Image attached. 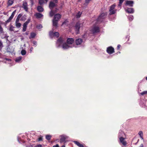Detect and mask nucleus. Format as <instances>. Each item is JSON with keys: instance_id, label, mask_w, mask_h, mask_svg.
I'll return each mask as SVG.
<instances>
[{"instance_id": "9d476101", "label": "nucleus", "mask_w": 147, "mask_h": 147, "mask_svg": "<svg viewBox=\"0 0 147 147\" xmlns=\"http://www.w3.org/2000/svg\"><path fill=\"white\" fill-rule=\"evenodd\" d=\"M57 6V5L53 1H50L49 5V7L50 9H53L54 7Z\"/></svg>"}, {"instance_id": "6e6552de", "label": "nucleus", "mask_w": 147, "mask_h": 147, "mask_svg": "<svg viewBox=\"0 0 147 147\" xmlns=\"http://www.w3.org/2000/svg\"><path fill=\"white\" fill-rule=\"evenodd\" d=\"M119 138V143H121L124 146H126L127 143L126 141L125 140V138L122 137H121Z\"/></svg>"}, {"instance_id": "6ab92c4d", "label": "nucleus", "mask_w": 147, "mask_h": 147, "mask_svg": "<svg viewBox=\"0 0 147 147\" xmlns=\"http://www.w3.org/2000/svg\"><path fill=\"white\" fill-rule=\"evenodd\" d=\"M58 22V21L55 20L53 19V26L57 28V27Z\"/></svg>"}, {"instance_id": "a18cd8bd", "label": "nucleus", "mask_w": 147, "mask_h": 147, "mask_svg": "<svg viewBox=\"0 0 147 147\" xmlns=\"http://www.w3.org/2000/svg\"><path fill=\"white\" fill-rule=\"evenodd\" d=\"M20 18H16L15 23L19 22V20H20Z\"/></svg>"}, {"instance_id": "e433bc0d", "label": "nucleus", "mask_w": 147, "mask_h": 147, "mask_svg": "<svg viewBox=\"0 0 147 147\" xmlns=\"http://www.w3.org/2000/svg\"><path fill=\"white\" fill-rule=\"evenodd\" d=\"M138 134L140 137L143 136V132L141 131H140L139 132Z\"/></svg>"}, {"instance_id": "aec40b11", "label": "nucleus", "mask_w": 147, "mask_h": 147, "mask_svg": "<svg viewBox=\"0 0 147 147\" xmlns=\"http://www.w3.org/2000/svg\"><path fill=\"white\" fill-rule=\"evenodd\" d=\"M126 11L129 13H133L134 12V10L132 8H127L126 10Z\"/></svg>"}, {"instance_id": "69168bd1", "label": "nucleus", "mask_w": 147, "mask_h": 147, "mask_svg": "<svg viewBox=\"0 0 147 147\" xmlns=\"http://www.w3.org/2000/svg\"><path fill=\"white\" fill-rule=\"evenodd\" d=\"M81 0H78V1L79 2V1H81Z\"/></svg>"}, {"instance_id": "c9c22d12", "label": "nucleus", "mask_w": 147, "mask_h": 147, "mask_svg": "<svg viewBox=\"0 0 147 147\" xmlns=\"http://www.w3.org/2000/svg\"><path fill=\"white\" fill-rule=\"evenodd\" d=\"M90 1L91 0H85V3L84 4V5H87Z\"/></svg>"}, {"instance_id": "cd10ccee", "label": "nucleus", "mask_w": 147, "mask_h": 147, "mask_svg": "<svg viewBox=\"0 0 147 147\" xmlns=\"http://www.w3.org/2000/svg\"><path fill=\"white\" fill-rule=\"evenodd\" d=\"M22 57L21 56L19 57L16 58L15 61L17 62H19L22 59Z\"/></svg>"}, {"instance_id": "393cba45", "label": "nucleus", "mask_w": 147, "mask_h": 147, "mask_svg": "<svg viewBox=\"0 0 147 147\" xmlns=\"http://www.w3.org/2000/svg\"><path fill=\"white\" fill-rule=\"evenodd\" d=\"M36 34L34 33H31L30 34V36L29 37V38L31 39V38H34L36 36Z\"/></svg>"}, {"instance_id": "4be33fe9", "label": "nucleus", "mask_w": 147, "mask_h": 147, "mask_svg": "<svg viewBox=\"0 0 147 147\" xmlns=\"http://www.w3.org/2000/svg\"><path fill=\"white\" fill-rule=\"evenodd\" d=\"M67 138V136H65L63 135L61 136V138L60 139L61 142H64L65 141V139Z\"/></svg>"}, {"instance_id": "338daca9", "label": "nucleus", "mask_w": 147, "mask_h": 147, "mask_svg": "<svg viewBox=\"0 0 147 147\" xmlns=\"http://www.w3.org/2000/svg\"><path fill=\"white\" fill-rule=\"evenodd\" d=\"M146 79L147 80V77L146 78Z\"/></svg>"}, {"instance_id": "680f3d73", "label": "nucleus", "mask_w": 147, "mask_h": 147, "mask_svg": "<svg viewBox=\"0 0 147 147\" xmlns=\"http://www.w3.org/2000/svg\"><path fill=\"white\" fill-rule=\"evenodd\" d=\"M33 48L32 47L30 48V50L31 51H32V50H33Z\"/></svg>"}, {"instance_id": "1a4fd4ad", "label": "nucleus", "mask_w": 147, "mask_h": 147, "mask_svg": "<svg viewBox=\"0 0 147 147\" xmlns=\"http://www.w3.org/2000/svg\"><path fill=\"white\" fill-rule=\"evenodd\" d=\"M107 51L109 54H111L115 52L114 49L112 47H109L107 48Z\"/></svg>"}, {"instance_id": "e2e57ef3", "label": "nucleus", "mask_w": 147, "mask_h": 147, "mask_svg": "<svg viewBox=\"0 0 147 147\" xmlns=\"http://www.w3.org/2000/svg\"><path fill=\"white\" fill-rule=\"evenodd\" d=\"M25 34L26 35H28V33L27 32H26Z\"/></svg>"}, {"instance_id": "72a5a7b5", "label": "nucleus", "mask_w": 147, "mask_h": 147, "mask_svg": "<svg viewBox=\"0 0 147 147\" xmlns=\"http://www.w3.org/2000/svg\"><path fill=\"white\" fill-rule=\"evenodd\" d=\"M51 136L50 135H47L46 136V138L48 140H51Z\"/></svg>"}, {"instance_id": "6e6d98bb", "label": "nucleus", "mask_w": 147, "mask_h": 147, "mask_svg": "<svg viewBox=\"0 0 147 147\" xmlns=\"http://www.w3.org/2000/svg\"><path fill=\"white\" fill-rule=\"evenodd\" d=\"M121 47V45H117V49L118 50L120 48V47Z\"/></svg>"}, {"instance_id": "7ed1b4c3", "label": "nucleus", "mask_w": 147, "mask_h": 147, "mask_svg": "<svg viewBox=\"0 0 147 147\" xmlns=\"http://www.w3.org/2000/svg\"><path fill=\"white\" fill-rule=\"evenodd\" d=\"M64 41L63 39L61 37H60L57 40L56 42V46L57 47H59L63 43Z\"/></svg>"}, {"instance_id": "ea45409f", "label": "nucleus", "mask_w": 147, "mask_h": 147, "mask_svg": "<svg viewBox=\"0 0 147 147\" xmlns=\"http://www.w3.org/2000/svg\"><path fill=\"white\" fill-rule=\"evenodd\" d=\"M36 27L38 29H40V28H42V26L41 25L39 24V25H38Z\"/></svg>"}, {"instance_id": "bf43d9fd", "label": "nucleus", "mask_w": 147, "mask_h": 147, "mask_svg": "<svg viewBox=\"0 0 147 147\" xmlns=\"http://www.w3.org/2000/svg\"><path fill=\"white\" fill-rule=\"evenodd\" d=\"M140 138L142 139V140H144V138H143V136H141V137H140Z\"/></svg>"}, {"instance_id": "5701e85b", "label": "nucleus", "mask_w": 147, "mask_h": 147, "mask_svg": "<svg viewBox=\"0 0 147 147\" xmlns=\"http://www.w3.org/2000/svg\"><path fill=\"white\" fill-rule=\"evenodd\" d=\"M74 142L79 147H84L83 145L77 141H74Z\"/></svg>"}, {"instance_id": "f704fd0d", "label": "nucleus", "mask_w": 147, "mask_h": 147, "mask_svg": "<svg viewBox=\"0 0 147 147\" xmlns=\"http://www.w3.org/2000/svg\"><path fill=\"white\" fill-rule=\"evenodd\" d=\"M45 3L44 0H39L38 3L41 5Z\"/></svg>"}, {"instance_id": "b1692460", "label": "nucleus", "mask_w": 147, "mask_h": 147, "mask_svg": "<svg viewBox=\"0 0 147 147\" xmlns=\"http://www.w3.org/2000/svg\"><path fill=\"white\" fill-rule=\"evenodd\" d=\"M16 10H15L12 13L11 16L9 17V18L11 20L13 18L14 15H15L16 12Z\"/></svg>"}, {"instance_id": "423d86ee", "label": "nucleus", "mask_w": 147, "mask_h": 147, "mask_svg": "<svg viewBox=\"0 0 147 147\" xmlns=\"http://www.w3.org/2000/svg\"><path fill=\"white\" fill-rule=\"evenodd\" d=\"M30 19H28L27 21L24 23L23 25V28L22 30V31L23 32H24L26 31V28L27 27V26L28 24L30 22Z\"/></svg>"}, {"instance_id": "09e8293b", "label": "nucleus", "mask_w": 147, "mask_h": 147, "mask_svg": "<svg viewBox=\"0 0 147 147\" xmlns=\"http://www.w3.org/2000/svg\"><path fill=\"white\" fill-rule=\"evenodd\" d=\"M33 43L34 45L36 46L37 44V43L36 41H33Z\"/></svg>"}, {"instance_id": "f257e3e1", "label": "nucleus", "mask_w": 147, "mask_h": 147, "mask_svg": "<svg viewBox=\"0 0 147 147\" xmlns=\"http://www.w3.org/2000/svg\"><path fill=\"white\" fill-rule=\"evenodd\" d=\"M83 22L78 21L76 23L74 26V29L76 34L79 33L80 29L83 26Z\"/></svg>"}, {"instance_id": "a878e982", "label": "nucleus", "mask_w": 147, "mask_h": 147, "mask_svg": "<svg viewBox=\"0 0 147 147\" xmlns=\"http://www.w3.org/2000/svg\"><path fill=\"white\" fill-rule=\"evenodd\" d=\"M13 3V0H9L8 1L7 5L8 6L11 5Z\"/></svg>"}, {"instance_id": "2f4dec72", "label": "nucleus", "mask_w": 147, "mask_h": 147, "mask_svg": "<svg viewBox=\"0 0 147 147\" xmlns=\"http://www.w3.org/2000/svg\"><path fill=\"white\" fill-rule=\"evenodd\" d=\"M124 134V133L122 131H120L118 137L119 138L121 136H123V135Z\"/></svg>"}, {"instance_id": "13d9d810", "label": "nucleus", "mask_w": 147, "mask_h": 147, "mask_svg": "<svg viewBox=\"0 0 147 147\" xmlns=\"http://www.w3.org/2000/svg\"><path fill=\"white\" fill-rule=\"evenodd\" d=\"M24 16H23V17H22V18H21V19H20V20H24V19L23 18H24Z\"/></svg>"}, {"instance_id": "c756f323", "label": "nucleus", "mask_w": 147, "mask_h": 147, "mask_svg": "<svg viewBox=\"0 0 147 147\" xmlns=\"http://www.w3.org/2000/svg\"><path fill=\"white\" fill-rule=\"evenodd\" d=\"M82 14V13L80 11H79L78 13L76 15V18H78L80 17L81 16V15Z\"/></svg>"}, {"instance_id": "7c9ffc66", "label": "nucleus", "mask_w": 147, "mask_h": 147, "mask_svg": "<svg viewBox=\"0 0 147 147\" xmlns=\"http://www.w3.org/2000/svg\"><path fill=\"white\" fill-rule=\"evenodd\" d=\"M15 24L16 27L18 28H20L21 25V24L19 22L15 23Z\"/></svg>"}, {"instance_id": "f03ea898", "label": "nucleus", "mask_w": 147, "mask_h": 147, "mask_svg": "<svg viewBox=\"0 0 147 147\" xmlns=\"http://www.w3.org/2000/svg\"><path fill=\"white\" fill-rule=\"evenodd\" d=\"M116 6L115 4H114L112 5L110 7V9H109V11L110 12L109 14L110 15H112L114 14L116 11L117 10H114V9Z\"/></svg>"}, {"instance_id": "0e129e2a", "label": "nucleus", "mask_w": 147, "mask_h": 147, "mask_svg": "<svg viewBox=\"0 0 147 147\" xmlns=\"http://www.w3.org/2000/svg\"><path fill=\"white\" fill-rule=\"evenodd\" d=\"M61 147H65V146L64 145H63L61 146Z\"/></svg>"}, {"instance_id": "3c124183", "label": "nucleus", "mask_w": 147, "mask_h": 147, "mask_svg": "<svg viewBox=\"0 0 147 147\" xmlns=\"http://www.w3.org/2000/svg\"><path fill=\"white\" fill-rule=\"evenodd\" d=\"M53 2H54L55 4L57 3H58L57 0H53Z\"/></svg>"}, {"instance_id": "2eb2a0df", "label": "nucleus", "mask_w": 147, "mask_h": 147, "mask_svg": "<svg viewBox=\"0 0 147 147\" xmlns=\"http://www.w3.org/2000/svg\"><path fill=\"white\" fill-rule=\"evenodd\" d=\"M93 33H95L99 32V28L98 27H94L92 30Z\"/></svg>"}, {"instance_id": "412c9836", "label": "nucleus", "mask_w": 147, "mask_h": 147, "mask_svg": "<svg viewBox=\"0 0 147 147\" xmlns=\"http://www.w3.org/2000/svg\"><path fill=\"white\" fill-rule=\"evenodd\" d=\"M37 10L39 12H42L44 11V9L41 6H38L37 7Z\"/></svg>"}, {"instance_id": "de8ad7c7", "label": "nucleus", "mask_w": 147, "mask_h": 147, "mask_svg": "<svg viewBox=\"0 0 147 147\" xmlns=\"http://www.w3.org/2000/svg\"><path fill=\"white\" fill-rule=\"evenodd\" d=\"M11 20L9 18L6 22H5L6 23H7L9 22H10L11 21Z\"/></svg>"}, {"instance_id": "5fc2aeb1", "label": "nucleus", "mask_w": 147, "mask_h": 147, "mask_svg": "<svg viewBox=\"0 0 147 147\" xmlns=\"http://www.w3.org/2000/svg\"><path fill=\"white\" fill-rule=\"evenodd\" d=\"M53 147H59V146L58 144H57L56 145L53 146Z\"/></svg>"}, {"instance_id": "8fccbe9b", "label": "nucleus", "mask_w": 147, "mask_h": 147, "mask_svg": "<svg viewBox=\"0 0 147 147\" xmlns=\"http://www.w3.org/2000/svg\"><path fill=\"white\" fill-rule=\"evenodd\" d=\"M3 31V29L1 26H0V32L2 33Z\"/></svg>"}, {"instance_id": "a19ab883", "label": "nucleus", "mask_w": 147, "mask_h": 147, "mask_svg": "<svg viewBox=\"0 0 147 147\" xmlns=\"http://www.w3.org/2000/svg\"><path fill=\"white\" fill-rule=\"evenodd\" d=\"M147 94V91H143L141 93V94L142 95H143L144 94Z\"/></svg>"}, {"instance_id": "4d7b16f0", "label": "nucleus", "mask_w": 147, "mask_h": 147, "mask_svg": "<svg viewBox=\"0 0 147 147\" xmlns=\"http://www.w3.org/2000/svg\"><path fill=\"white\" fill-rule=\"evenodd\" d=\"M30 1L31 2L32 4L33 5V4L34 0H30Z\"/></svg>"}, {"instance_id": "bb28decb", "label": "nucleus", "mask_w": 147, "mask_h": 147, "mask_svg": "<svg viewBox=\"0 0 147 147\" xmlns=\"http://www.w3.org/2000/svg\"><path fill=\"white\" fill-rule=\"evenodd\" d=\"M125 0H119V2L118 5V6L120 8H121L122 4Z\"/></svg>"}, {"instance_id": "37998d69", "label": "nucleus", "mask_w": 147, "mask_h": 147, "mask_svg": "<svg viewBox=\"0 0 147 147\" xmlns=\"http://www.w3.org/2000/svg\"><path fill=\"white\" fill-rule=\"evenodd\" d=\"M22 14L20 13L18 14L17 18H20L22 17Z\"/></svg>"}, {"instance_id": "a211bd4d", "label": "nucleus", "mask_w": 147, "mask_h": 147, "mask_svg": "<svg viewBox=\"0 0 147 147\" xmlns=\"http://www.w3.org/2000/svg\"><path fill=\"white\" fill-rule=\"evenodd\" d=\"M133 3L134 2L132 1H126V5H129L131 7L133 6Z\"/></svg>"}, {"instance_id": "ddd939ff", "label": "nucleus", "mask_w": 147, "mask_h": 147, "mask_svg": "<svg viewBox=\"0 0 147 147\" xmlns=\"http://www.w3.org/2000/svg\"><path fill=\"white\" fill-rule=\"evenodd\" d=\"M51 10V11L49 13V15L50 17H52L54 14L57 12L58 9L57 8H56L55 9L54 11L53 10V9Z\"/></svg>"}, {"instance_id": "864d4df0", "label": "nucleus", "mask_w": 147, "mask_h": 147, "mask_svg": "<svg viewBox=\"0 0 147 147\" xmlns=\"http://www.w3.org/2000/svg\"><path fill=\"white\" fill-rule=\"evenodd\" d=\"M67 22L66 21H65L62 24V25H63L64 24H67Z\"/></svg>"}, {"instance_id": "0eeeda50", "label": "nucleus", "mask_w": 147, "mask_h": 147, "mask_svg": "<svg viewBox=\"0 0 147 147\" xmlns=\"http://www.w3.org/2000/svg\"><path fill=\"white\" fill-rule=\"evenodd\" d=\"M73 45H69L67 43H65L63 44L62 47L64 49H67L69 48H72L74 47Z\"/></svg>"}, {"instance_id": "58836bf2", "label": "nucleus", "mask_w": 147, "mask_h": 147, "mask_svg": "<svg viewBox=\"0 0 147 147\" xmlns=\"http://www.w3.org/2000/svg\"><path fill=\"white\" fill-rule=\"evenodd\" d=\"M14 28V27L13 26H11L9 28V30H10L11 31H13Z\"/></svg>"}, {"instance_id": "473e14b6", "label": "nucleus", "mask_w": 147, "mask_h": 147, "mask_svg": "<svg viewBox=\"0 0 147 147\" xmlns=\"http://www.w3.org/2000/svg\"><path fill=\"white\" fill-rule=\"evenodd\" d=\"M21 54L22 55H24L26 54V51L24 50H22L21 51Z\"/></svg>"}, {"instance_id": "c85d7f7f", "label": "nucleus", "mask_w": 147, "mask_h": 147, "mask_svg": "<svg viewBox=\"0 0 147 147\" xmlns=\"http://www.w3.org/2000/svg\"><path fill=\"white\" fill-rule=\"evenodd\" d=\"M3 45L2 42L1 40H0V51H1L2 49Z\"/></svg>"}, {"instance_id": "4468645a", "label": "nucleus", "mask_w": 147, "mask_h": 147, "mask_svg": "<svg viewBox=\"0 0 147 147\" xmlns=\"http://www.w3.org/2000/svg\"><path fill=\"white\" fill-rule=\"evenodd\" d=\"M61 17V15L59 14L58 13L55 14L54 16V19L55 20L59 21Z\"/></svg>"}, {"instance_id": "603ef678", "label": "nucleus", "mask_w": 147, "mask_h": 147, "mask_svg": "<svg viewBox=\"0 0 147 147\" xmlns=\"http://www.w3.org/2000/svg\"><path fill=\"white\" fill-rule=\"evenodd\" d=\"M35 147H42V146L41 144H38Z\"/></svg>"}, {"instance_id": "f8f14e48", "label": "nucleus", "mask_w": 147, "mask_h": 147, "mask_svg": "<svg viewBox=\"0 0 147 147\" xmlns=\"http://www.w3.org/2000/svg\"><path fill=\"white\" fill-rule=\"evenodd\" d=\"M22 6L24 9L26 11H28V4L27 3L26 1H23V2Z\"/></svg>"}, {"instance_id": "9b49d317", "label": "nucleus", "mask_w": 147, "mask_h": 147, "mask_svg": "<svg viewBox=\"0 0 147 147\" xmlns=\"http://www.w3.org/2000/svg\"><path fill=\"white\" fill-rule=\"evenodd\" d=\"M74 40L73 38H68L67 40V43L69 45H72V44L74 43Z\"/></svg>"}, {"instance_id": "49530a36", "label": "nucleus", "mask_w": 147, "mask_h": 147, "mask_svg": "<svg viewBox=\"0 0 147 147\" xmlns=\"http://www.w3.org/2000/svg\"><path fill=\"white\" fill-rule=\"evenodd\" d=\"M20 18H16L15 23L19 22V20H20Z\"/></svg>"}, {"instance_id": "dca6fc26", "label": "nucleus", "mask_w": 147, "mask_h": 147, "mask_svg": "<svg viewBox=\"0 0 147 147\" xmlns=\"http://www.w3.org/2000/svg\"><path fill=\"white\" fill-rule=\"evenodd\" d=\"M82 42L83 40L81 38H78L75 40V43L77 45H80Z\"/></svg>"}, {"instance_id": "c03bdc74", "label": "nucleus", "mask_w": 147, "mask_h": 147, "mask_svg": "<svg viewBox=\"0 0 147 147\" xmlns=\"http://www.w3.org/2000/svg\"><path fill=\"white\" fill-rule=\"evenodd\" d=\"M133 19V17L132 16H130L129 17V20L131 21Z\"/></svg>"}, {"instance_id": "f3484780", "label": "nucleus", "mask_w": 147, "mask_h": 147, "mask_svg": "<svg viewBox=\"0 0 147 147\" xmlns=\"http://www.w3.org/2000/svg\"><path fill=\"white\" fill-rule=\"evenodd\" d=\"M34 16L36 17V18H41L43 16V15L39 13H36L34 15Z\"/></svg>"}, {"instance_id": "052dcab7", "label": "nucleus", "mask_w": 147, "mask_h": 147, "mask_svg": "<svg viewBox=\"0 0 147 147\" xmlns=\"http://www.w3.org/2000/svg\"><path fill=\"white\" fill-rule=\"evenodd\" d=\"M6 59L8 61H9L11 60L10 59Z\"/></svg>"}, {"instance_id": "39448f33", "label": "nucleus", "mask_w": 147, "mask_h": 147, "mask_svg": "<svg viewBox=\"0 0 147 147\" xmlns=\"http://www.w3.org/2000/svg\"><path fill=\"white\" fill-rule=\"evenodd\" d=\"M49 35L51 38H52L53 37L58 38L59 37V34L58 32H53V31H50L49 32Z\"/></svg>"}, {"instance_id": "79ce46f5", "label": "nucleus", "mask_w": 147, "mask_h": 147, "mask_svg": "<svg viewBox=\"0 0 147 147\" xmlns=\"http://www.w3.org/2000/svg\"><path fill=\"white\" fill-rule=\"evenodd\" d=\"M38 141H42V136H40V137H39L38 139Z\"/></svg>"}, {"instance_id": "20e7f679", "label": "nucleus", "mask_w": 147, "mask_h": 147, "mask_svg": "<svg viewBox=\"0 0 147 147\" xmlns=\"http://www.w3.org/2000/svg\"><path fill=\"white\" fill-rule=\"evenodd\" d=\"M107 16V14L105 13H102L99 16L97 19V21L98 22H101L102 21L103 19L106 18Z\"/></svg>"}, {"instance_id": "4c0bfd02", "label": "nucleus", "mask_w": 147, "mask_h": 147, "mask_svg": "<svg viewBox=\"0 0 147 147\" xmlns=\"http://www.w3.org/2000/svg\"><path fill=\"white\" fill-rule=\"evenodd\" d=\"M7 52L11 53L12 52V50L10 49V47H8L7 49Z\"/></svg>"}]
</instances>
